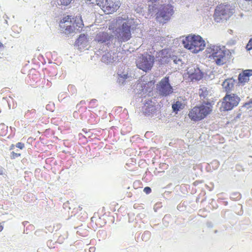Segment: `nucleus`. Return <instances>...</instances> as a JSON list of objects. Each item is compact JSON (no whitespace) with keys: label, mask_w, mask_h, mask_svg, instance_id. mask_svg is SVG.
Instances as JSON below:
<instances>
[{"label":"nucleus","mask_w":252,"mask_h":252,"mask_svg":"<svg viewBox=\"0 0 252 252\" xmlns=\"http://www.w3.org/2000/svg\"><path fill=\"white\" fill-rule=\"evenodd\" d=\"M132 23L131 19L126 15L119 16L112 21L109 26L118 40L119 44L129 40L131 37V27Z\"/></svg>","instance_id":"f257e3e1"},{"label":"nucleus","mask_w":252,"mask_h":252,"mask_svg":"<svg viewBox=\"0 0 252 252\" xmlns=\"http://www.w3.org/2000/svg\"><path fill=\"white\" fill-rule=\"evenodd\" d=\"M207 53L209 54V58L218 65L224 64L228 60L230 52L225 49L224 46L210 45L206 50Z\"/></svg>","instance_id":"f03ea898"},{"label":"nucleus","mask_w":252,"mask_h":252,"mask_svg":"<svg viewBox=\"0 0 252 252\" xmlns=\"http://www.w3.org/2000/svg\"><path fill=\"white\" fill-rule=\"evenodd\" d=\"M184 46L197 53L203 50L205 46L204 40L199 35H189L183 40Z\"/></svg>","instance_id":"7ed1b4c3"},{"label":"nucleus","mask_w":252,"mask_h":252,"mask_svg":"<svg viewBox=\"0 0 252 252\" xmlns=\"http://www.w3.org/2000/svg\"><path fill=\"white\" fill-rule=\"evenodd\" d=\"M234 13V9L229 4H221L218 5L213 15L215 22L219 23L228 19Z\"/></svg>","instance_id":"20e7f679"},{"label":"nucleus","mask_w":252,"mask_h":252,"mask_svg":"<svg viewBox=\"0 0 252 252\" xmlns=\"http://www.w3.org/2000/svg\"><path fill=\"white\" fill-rule=\"evenodd\" d=\"M94 40L97 43L107 46L109 49H112L120 45L118 40L114 35L105 32L97 33Z\"/></svg>","instance_id":"39448f33"},{"label":"nucleus","mask_w":252,"mask_h":252,"mask_svg":"<svg viewBox=\"0 0 252 252\" xmlns=\"http://www.w3.org/2000/svg\"><path fill=\"white\" fill-rule=\"evenodd\" d=\"M212 106L207 103L200 106L193 107L189 112V116L191 120L198 121L206 117L211 111Z\"/></svg>","instance_id":"423d86ee"},{"label":"nucleus","mask_w":252,"mask_h":252,"mask_svg":"<svg viewBox=\"0 0 252 252\" xmlns=\"http://www.w3.org/2000/svg\"><path fill=\"white\" fill-rule=\"evenodd\" d=\"M72 23L71 16H67L64 17L60 22V27L61 29H64L63 32L65 34H69L70 33L75 32V31L78 30L79 28H82L83 25L82 20L78 22H76V20L73 21Z\"/></svg>","instance_id":"0eeeda50"},{"label":"nucleus","mask_w":252,"mask_h":252,"mask_svg":"<svg viewBox=\"0 0 252 252\" xmlns=\"http://www.w3.org/2000/svg\"><path fill=\"white\" fill-rule=\"evenodd\" d=\"M154 56L147 53L142 54L136 61L137 67L144 71L151 70L153 66Z\"/></svg>","instance_id":"6e6552de"},{"label":"nucleus","mask_w":252,"mask_h":252,"mask_svg":"<svg viewBox=\"0 0 252 252\" xmlns=\"http://www.w3.org/2000/svg\"><path fill=\"white\" fill-rule=\"evenodd\" d=\"M187 71L185 77L188 82L198 81L202 79L204 75L203 72L195 64L188 67Z\"/></svg>","instance_id":"1a4fd4ad"},{"label":"nucleus","mask_w":252,"mask_h":252,"mask_svg":"<svg viewBox=\"0 0 252 252\" xmlns=\"http://www.w3.org/2000/svg\"><path fill=\"white\" fill-rule=\"evenodd\" d=\"M157 90L159 94L167 96L173 93V89L169 83V77L163 78L157 85Z\"/></svg>","instance_id":"9d476101"},{"label":"nucleus","mask_w":252,"mask_h":252,"mask_svg":"<svg viewBox=\"0 0 252 252\" xmlns=\"http://www.w3.org/2000/svg\"><path fill=\"white\" fill-rule=\"evenodd\" d=\"M222 103V107L224 111H228L232 109L239 104L240 98L234 94H227L223 97Z\"/></svg>","instance_id":"9b49d317"},{"label":"nucleus","mask_w":252,"mask_h":252,"mask_svg":"<svg viewBox=\"0 0 252 252\" xmlns=\"http://www.w3.org/2000/svg\"><path fill=\"white\" fill-rule=\"evenodd\" d=\"M174 13V6L171 4L161 5L157 12V18H162L164 21H169Z\"/></svg>","instance_id":"f8f14e48"},{"label":"nucleus","mask_w":252,"mask_h":252,"mask_svg":"<svg viewBox=\"0 0 252 252\" xmlns=\"http://www.w3.org/2000/svg\"><path fill=\"white\" fill-rule=\"evenodd\" d=\"M96 4L107 14L114 12L120 7L119 1H114L113 0H96Z\"/></svg>","instance_id":"ddd939ff"},{"label":"nucleus","mask_w":252,"mask_h":252,"mask_svg":"<svg viewBox=\"0 0 252 252\" xmlns=\"http://www.w3.org/2000/svg\"><path fill=\"white\" fill-rule=\"evenodd\" d=\"M170 56L169 50L164 49L156 53L154 60L155 59L158 64L163 65L170 63Z\"/></svg>","instance_id":"4468645a"},{"label":"nucleus","mask_w":252,"mask_h":252,"mask_svg":"<svg viewBox=\"0 0 252 252\" xmlns=\"http://www.w3.org/2000/svg\"><path fill=\"white\" fill-rule=\"evenodd\" d=\"M158 107L154 102L151 100H145L142 107V113L147 116L153 117L157 112Z\"/></svg>","instance_id":"2eb2a0df"},{"label":"nucleus","mask_w":252,"mask_h":252,"mask_svg":"<svg viewBox=\"0 0 252 252\" xmlns=\"http://www.w3.org/2000/svg\"><path fill=\"white\" fill-rule=\"evenodd\" d=\"M118 55L114 50L110 49L109 51L104 54L101 58V61L106 63L110 64L117 62L118 60Z\"/></svg>","instance_id":"dca6fc26"},{"label":"nucleus","mask_w":252,"mask_h":252,"mask_svg":"<svg viewBox=\"0 0 252 252\" xmlns=\"http://www.w3.org/2000/svg\"><path fill=\"white\" fill-rule=\"evenodd\" d=\"M252 75V69L244 70L238 76V82L241 84H245L249 80L250 76Z\"/></svg>","instance_id":"f3484780"},{"label":"nucleus","mask_w":252,"mask_h":252,"mask_svg":"<svg viewBox=\"0 0 252 252\" xmlns=\"http://www.w3.org/2000/svg\"><path fill=\"white\" fill-rule=\"evenodd\" d=\"M235 80L233 78L226 79L222 84L223 88L227 92V94L230 92L234 87Z\"/></svg>","instance_id":"a211bd4d"},{"label":"nucleus","mask_w":252,"mask_h":252,"mask_svg":"<svg viewBox=\"0 0 252 252\" xmlns=\"http://www.w3.org/2000/svg\"><path fill=\"white\" fill-rule=\"evenodd\" d=\"M117 81L120 84H123L125 81L129 78L128 73L126 71H121L119 70L118 72Z\"/></svg>","instance_id":"6ab92c4d"},{"label":"nucleus","mask_w":252,"mask_h":252,"mask_svg":"<svg viewBox=\"0 0 252 252\" xmlns=\"http://www.w3.org/2000/svg\"><path fill=\"white\" fill-rule=\"evenodd\" d=\"M185 104L181 101L177 100L175 103L172 104V108L174 112H177L182 110L185 107Z\"/></svg>","instance_id":"aec40b11"},{"label":"nucleus","mask_w":252,"mask_h":252,"mask_svg":"<svg viewBox=\"0 0 252 252\" xmlns=\"http://www.w3.org/2000/svg\"><path fill=\"white\" fill-rule=\"evenodd\" d=\"M209 91L208 90L207 88L205 87L201 86L199 89L198 94L201 97H203V98H206L209 94Z\"/></svg>","instance_id":"412c9836"},{"label":"nucleus","mask_w":252,"mask_h":252,"mask_svg":"<svg viewBox=\"0 0 252 252\" xmlns=\"http://www.w3.org/2000/svg\"><path fill=\"white\" fill-rule=\"evenodd\" d=\"M86 42V36L85 34H81L76 41V44L78 46Z\"/></svg>","instance_id":"4be33fe9"},{"label":"nucleus","mask_w":252,"mask_h":252,"mask_svg":"<svg viewBox=\"0 0 252 252\" xmlns=\"http://www.w3.org/2000/svg\"><path fill=\"white\" fill-rule=\"evenodd\" d=\"M36 113V111L34 109L29 110L25 113V117L27 119H31L33 118Z\"/></svg>","instance_id":"5701e85b"},{"label":"nucleus","mask_w":252,"mask_h":252,"mask_svg":"<svg viewBox=\"0 0 252 252\" xmlns=\"http://www.w3.org/2000/svg\"><path fill=\"white\" fill-rule=\"evenodd\" d=\"M131 130V126L130 125L126 126L124 125L121 128V133L123 135L129 132Z\"/></svg>","instance_id":"b1692460"},{"label":"nucleus","mask_w":252,"mask_h":252,"mask_svg":"<svg viewBox=\"0 0 252 252\" xmlns=\"http://www.w3.org/2000/svg\"><path fill=\"white\" fill-rule=\"evenodd\" d=\"M230 199L233 201H238L241 198V194L238 192H235L230 195Z\"/></svg>","instance_id":"393cba45"},{"label":"nucleus","mask_w":252,"mask_h":252,"mask_svg":"<svg viewBox=\"0 0 252 252\" xmlns=\"http://www.w3.org/2000/svg\"><path fill=\"white\" fill-rule=\"evenodd\" d=\"M8 126L4 124H0V134L1 135H5L7 131Z\"/></svg>","instance_id":"a878e982"},{"label":"nucleus","mask_w":252,"mask_h":252,"mask_svg":"<svg viewBox=\"0 0 252 252\" xmlns=\"http://www.w3.org/2000/svg\"><path fill=\"white\" fill-rule=\"evenodd\" d=\"M151 237V232L149 231H145L142 235L141 238L144 241H148Z\"/></svg>","instance_id":"bb28decb"},{"label":"nucleus","mask_w":252,"mask_h":252,"mask_svg":"<svg viewBox=\"0 0 252 252\" xmlns=\"http://www.w3.org/2000/svg\"><path fill=\"white\" fill-rule=\"evenodd\" d=\"M171 61H173V62L175 64H180V63H182V60L178 58L176 56H170V62Z\"/></svg>","instance_id":"cd10ccee"},{"label":"nucleus","mask_w":252,"mask_h":252,"mask_svg":"<svg viewBox=\"0 0 252 252\" xmlns=\"http://www.w3.org/2000/svg\"><path fill=\"white\" fill-rule=\"evenodd\" d=\"M86 104V101L85 100H81L79 104H78L76 106V108L78 109V111L79 112H81V111H83L84 110H86V107H84V108H82V107L85 105Z\"/></svg>","instance_id":"c85d7f7f"},{"label":"nucleus","mask_w":252,"mask_h":252,"mask_svg":"<svg viewBox=\"0 0 252 252\" xmlns=\"http://www.w3.org/2000/svg\"><path fill=\"white\" fill-rule=\"evenodd\" d=\"M72 0H57L58 5L66 6L69 4Z\"/></svg>","instance_id":"c756f323"},{"label":"nucleus","mask_w":252,"mask_h":252,"mask_svg":"<svg viewBox=\"0 0 252 252\" xmlns=\"http://www.w3.org/2000/svg\"><path fill=\"white\" fill-rule=\"evenodd\" d=\"M97 106V100L95 99H92L89 104V108H95Z\"/></svg>","instance_id":"7c9ffc66"},{"label":"nucleus","mask_w":252,"mask_h":252,"mask_svg":"<svg viewBox=\"0 0 252 252\" xmlns=\"http://www.w3.org/2000/svg\"><path fill=\"white\" fill-rule=\"evenodd\" d=\"M158 9V7L156 4H152L149 5V11L150 13L156 12V10Z\"/></svg>","instance_id":"2f4dec72"},{"label":"nucleus","mask_w":252,"mask_h":252,"mask_svg":"<svg viewBox=\"0 0 252 252\" xmlns=\"http://www.w3.org/2000/svg\"><path fill=\"white\" fill-rule=\"evenodd\" d=\"M209 165L212 166L213 169L214 170H215V169H217L219 167V166L220 165V163L218 160H214L210 163Z\"/></svg>","instance_id":"473e14b6"},{"label":"nucleus","mask_w":252,"mask_h":252,"mask_svg":"<svg viewBox=\"0 0 252 252\" xmlns=\"http://www.w3.org/2000/svg\"><path fill=\"white\" fill-rule=\"evenodd\" d=\"M56 243H54L52 240H49L47 242V245L50 249L55 248V245Z\"/></svg>","instance_id":"72a5a7b5"},{"label":"nucleus","mask_w":252,"mask_h":252,"mask_svg":"<svg viewBox=\"0 0 252 252\" xmlns=\"http://www.w3.org/2000/svg\"><path fill=\"white\" fill-rule=\"evenodd\" d=\"M246 48L248 50L252 49V38H251L246 46Z\"/></svg>","instance_id":"f704fd0d"},{"label":"nucleus","mask_w":252,"mask_h":252,"mask_svg":"<svg viewBox=\"0 0 252 252\" xmlns=\"http://www.w3.org/2000/svg\"><path fill=\"white\" fill-rule=\"evenodd\" d=\"M20 156V154L16 153L14 152L11 153V158H15Z\"/></svg>","instance_id":"c9c22d12"},{"label":"nucleus","mask_w":252,"mask_h":252,"mask_svg":"<svg viewBox=\"0 0 252 252\" xmlns=\"http://www.w3.org/2000/svg\"><path fill=\"white\" fill-rule=\"evenodd\" d=\"M143 190H144V192H145L147 194L150 193L152 191L151 189L149 187H145L144 189Z\"/></svg>","instance_id":"e433bc0d"},{"label":"nucleus","mask_w":252,"mask_h":252,"mask_svg":"<svg viewBox=\"0 0 252 252\" xmlns=\"http://www.w3.org/2000/svg\"><path fill=\"white\" fill-rule=\"evenodd\" d=\"M16 147L22 149L24 147V144L21 142H18L16 145Z\"/></svg>","instance_id":"4c0bfd02"},{"label":"nucleus","mask_w":252,"mask_h":252,"mask_svg":"<svg viewBox=\"0 0 252 252\" xmlns=\"http://www.w3.org/2000/svg\"><path fill=\"white\" fill-rule=\"evenodd\" d=\"M161 207V203H156L154 207V209L155 211H157V209Z\"/></svg>","instance_id":"58836bf2"},{"label":"nucleus","mask_w":252,"mask_h":252,"mask_svg":"<svg viewBox=\"0 0 252 252\" xmlns=\"http://www.w3.org/2000/svg\"><path fill=\"white\" fill-rule=\"evenodd\" d=\"M86 0L87 1L90 2L91 3L96 4V0Z\"/></svg>","instance_id":"ea45409f"},{"label":"nucleus","mask_w":252,"mask_h":252,"mask_svg":"<svg viewBox=\"0 0 252 252\" xmlns=\"http://www.w3.org/2000/svg\"><path fill=\"white\" fill-rule=\"evenodd\" d=\"M169 216H168V215H165V216L164 217L163 219V221L164 222V221H166V220L167 219H169Z\"/></svg>","instance_id":"a19ab883"},{"label":"nucleus","mask_w":252,"mask_h":252,"mask_svg":"<svg viewBox=\"0 0 252 252\" xmlns=\"http://www.w3.org/2000/svg\"><path fill=\"white\" fill-rule=\"evenodd\" d=\"M3 48H4L3 44L1 42H0V51H1L2 49H3Z\"/></svg>","instance_id":"79ce46f5"},{"label":"nucleus","mask_w":252,"mask_h":252,"mask_svg":"<svg viewBox=\"0 0 252 252\" xmlns=\"http://www.w3.org/2000/svg\"><path fill=\"white\" fill-rule=\"evenodd\" d=\"M94 249H94V247H91V248H90L89 251H90V252H94Z\"/></svg>","instance_id":"37998d69"},{"label":"nucleus","mask_w":252,"mask_h":252,"mask_svg":"<svg viewBox=\"0 0 252 252\" xmlns=\"http://www.w3.org/2000/svg\"><path fill=\"white\" fill-rule=\"evenodd\" d=\"M138 207H139V205H138V204H134V205H133V207H134V208H135V209H137V208H138Z\"/></svg>","instance_id":"c03bdc74"},{"label":"nucleus","mask_w":252,"mask_h":252,"mask_svg":"<svg viewBox=\"0 0 252 252\" xmlns=\"http://www.w3.org/2000/svg\"><path fill=\"white\" fill-rule=\"evenodd\" d=\"M3 18L4 20H5V19L7 20V19H8V17L7 15H6V14H4V15H3Z\"/></svg>","instance_id":"a18cd8bd"},{"label":"nucleus","mask_w":252,"mask_h":252,"mask_svg":"<svg viewBox=\"0 0 252 252\" xmlns=\"http://www.w3.org/2000/svg\"><path fill=\"white\" fill-rule=\"evenodd\" d=\"M149 1H151L153 3L154 2H156L157 1H158L159 0H148Z\"/></svg>","instance_id":"49530a36"},{"label":"nucleus","mask_w":252,"mask_h":252,"mask_svg":"<svg viewBox=\"0 0 252 252\" xmlns=\"http://www.w3.org/2000/svg\"><path fill=\"white\" fill-rule=\"evenodd\" d=\"M73 86L72 85H69L68 87V90H70L71 89H72Z\"/></svg>","instance_id":"de8ad7c7"},{"label":"nucleus","mask_w":252,"mask_h":252,"mask_svg":"<svg viewBox=\"0 0 252 252\" xmlns=\"http://www.w3.org/2000/svg\"><path fill=\"white\" fill-rule=\"evenodd\" d=\"M3 229V227L2 225H0V232H1Z\"/></svg>","instance_id":"09e8293b"},{"label":"nucleus","mask_w":252,"mask_h":252,"mask_svg":"<svg viewBox=\"0 0 252 252\" xmlns=\"http://www.w3.org/2000/svg\"><path fill=\"white\" fill-rule=\"evenodd\" d=\"M251 103H252V100L251 102H250L249 103H246L245 104V105H246V106H247V105H250Z\"/></svg>","instance_id":"8fccbe9b"},{"label":"nucleus","mask_w":252,"mask_h":252,"mask_svg":"<svg viewBox=\"0 0 252 252\" xmlns=\"http://www.w3.org/2000/svg\"><path fill=\"white\" fill-rule=\"evenodd\" d=\"M60 239H61V237H59L58 241L60 243H62L63 242V241L62 240H61Z\"/></svg>","instance_id":"3c124183"},{"label":"nucleus","mask_w":252,"mask_h":252,"mask_svg":"<svg viewBox=\"0 0 252 252\" xmlns=\"http://www.w3.org/2000/svg\"><path fill=\"white\" fill-rule=\"evenodd\" d=\"M67 203H64V204H63V206H64V207H66V206H67Z\"/></svg>","instance_id":"603ef678"},{"label":"nucleus","mask_w":252,"mask_h":252,"mask_svg":"<svg viewBox=\"0 0 252 252\" xmlns=\"http://www.w3.org/2000/svg\"><path fill=\"white\" fill-rule=\"evenodd\" d=\"M4 21H5V23L6 24H7V23H8V22H7V20L5 19V20H4Z\"/></svg>","instance_id":"864d4df0"},{"label":"nucleus","mask_w":252,"mask_h":252,"mask_svg":"<svg viewBox=\"0 0 252 252\" xmlns=\"http://www.w3.org/2000/svg\"><path fill=\"white\" fill-rule=\"evenodd\" d=\"M49 105H47L46 106V109H48V107H49Z\"/></svg>","instance_id":"5fc2aeb1"},{"label":"nucleus","mask_w":252,"mask_h":252,"mask_svg":"<svg viewBox=\"0 0 252 252\" xmlns=\"http://www.w3.org/2000/svg\"><path fill=\"white\" fill-rule=\"evenodd\" d=\"M227 204V202H226L225 205H226Z\"/></svg>","instance_id":"6e6d98bb"},{"label":"nucleus","mask_w":252,"mask_h":252,"mask_svg":"<svg viewBox=\"0 0 252 252\" xmlns=\"http://www.w3.org/2000/svg\"><path fill=\"white\" fill-rule=\"evenodd\" d=\"M240 116V115L239 114L237 117L239 118Z\"/></svg>","instance_id":"4d7b16f0"}]
</instances>
